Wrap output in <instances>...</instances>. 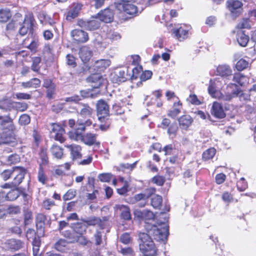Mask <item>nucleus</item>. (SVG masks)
<instances>
[{"label": "nucleus", "instance_id": "1", "mask_svg": "<svg viewBox=\"0 0 256 256\" xmlns=\"http://www.w3.org/2000/svg\"><path fill=\"white\" fill-rule=\"evenodd\" d=\"M162 215L164 216V222H159L157 224L148 225L146 228L148 232L147 234L150 238L152 236L156 241L166 240L169 234L168 226L167 224L168 218L166 214L162 213Z\"/></svg>", "mask_w": 256, "mask_h": 256}, {"label": "nucleus", "instance_id": "2", "mask_svg": "<svg viewBox=\"0 0 256 256\" xmlns=\"http://www.w3.org/2000/svg\"><path fill=\"white\" fill-rule=\"evenodd\" d=\"M97 116L100 122L98 124L100 129L102 131L108 130L110 124L108 118L109 107L104 100H99L97 102Z\"/></svg>", "mask_w": 256, "mask_h": 256}, {"label": "nucleus", "instance_id": "3", "mask_svg": "<svg viewBox=\"0 0 256 256\" xmlns=\"http://www.w3.org/2000/svg\"><path fill=\"white\" fill-rule=\"evenodd\" d=\"M140 249L144 256H155L157 249L150 238L147 234L140 232L138 234Z\"/></svg>", "mask_w": 256, "mask_h": 256}, {"label": "nucleus", "instance_id": "4", "mask_svg": "<svg viewBox=\"0 0 256 256\" xmlns=\"http://www.w3.org/2000/svg\"><path fill=\"white\" fill-rule=\"evenodd\" d=\"M26 170L22 166H14L10 169L4 170L1 174L2 180L6 181L13 177L12 180L22 182L26 173Z\"/></svg>", "mask_w": 256, "mask_h": 256}, {"label": "nucleus", "instance_id": "5", "mask_svg": "<svg viewBox=\"0 0 256 256\" xmlns=\"http://www.w3.org/2000/svg\"><path fill=\"white\" fill-rule=\"evenodd\" d=\"M36 24L34 14L30 13L25 16L24 21L18 30V33L21 36H24L28 32L33 35L34 32V27Z\"/></svg>", "mask_w": 256, "mask_h": 256}, {"label": "nucleus", "instance_id": "6", "mask_svg": "<svg viewBox=\"0 0 256 256\" xmlns=\"http://www.w3.org/2000/svg\"><path fill=\"white\" fill-rule=\"evenodd\" d=\"M155 192L156 189L154 188H148L143 192L136 194L132 199V202H138V206L144 207L147 204L148 198L154 194Z\"/></svg>", "mask_w": 256, "mask_h": 256}, {"label": "nucleus", "instance_id": "7", "mask_svg": "<svg viewBox=\"0 0 256 256\" xmlns=\"http://www.w3.org/2000/svg\"><path fill=\"white\" fill-rule=\"evenodd\" d=\"M82 7V3L73 2L64 14L66 20L68 22H72L79 16Z\"/></svg>", "mask_w": 256, "mask_h": 256}, {"label": "nucleus", "instance_id": "8", "mask_svg": "<svg viewBox=\"0 0 256 256\" xmlns=\"http://www.w3.org/2000/svg\"><path fill=\"white\" fill-rule=\"evenodd\" d=\"M50 125L52 126L50 132L54 134V139L60 144L64 143L66 140L65 129L58 123H52Z\"/></svg>", "mask_w": 256, "mask_h": 256}, {"label": "nucleus", "instance_id": "9", "mask_svg": "<svg viewBox=\"0 0 256 256\" xmlns=\"http://www.w3.org/2000/svg\"><path fill=\"white\" fill-rule=\"evenodd\" d=\"M242 6L240 0H228L227 2L228 8L234 18L238 16L242 13Z\"/></svg>", "mask_w": 256, "mask_h": 256}, {"label": "nucleus", "instance_id": "10", "mask_svg": "<svg viewBox=\"0 0 256 256\" xmlns=\"http://www.w3.org/2000/svg\"><path fill=\"white\" fill-rule=\"evenodd\" d=\"M85 130V125L79 120L77 121L76 128L68 132L70 138L76 140H82L84 136V132Z\"/></svg>", "mask_w": 256, "mask_h": 256}, {"label": "nucleus", "instance_id": "11", "mask_svg": "<svg viewBox=\"0 0 256 256\" xmlns=\"http://www.w3.org/2000/svg\"><path fill=\"white\" fill-rule=\"evenodd\" d=\"M70 36L77 44L86 42L88 40V34L80 29H74L70 32Z\"/></svg>", "mask_w": 256, "mask_h": 256}, {"label": "nucleus", "instance_id": "12", "mask_svg": "<svg viewBox=\"0 0 256 256\" xmlns=\"http://www.w3.org/2000/svg\"><path fill=\"white\" fill-rule=\"evenodd\" d=\"M65 146L70 151V154L72 160H76L82 159V147L78 144H72L66 145Z\"/></svg>", "mask_w": 256, "mask_h": 256}, {"label": "nucleus", "instance_id": "13", "mask_svg": "<svg viewBox=\"0 0 256 256\" xmlns=\"http://www.w3.org/2000/svg\"><path fill=\"white\" fill-rule=\"evenodd\" d=\"M210 112L213 116L218 118H222L226 116L222 106L217 102H213Z\"/></svg>", "mask_w": 256, "mask_h": 256}, {"label": "nucleus", "instance_id": "14", "mask_svg": "<svg viewBox=\"0 0 256 256\" xmlns=\"http://www.w3.org/2000/svg\"><path fill=\"white\" fill-rule=\"evenodd\" d=\"M97 18L105 23H109L113 20L114 13L109 8H106L97 14Z\"/></svg>", "mask_w": 256, "mask_h": 256}, {"label": "nucleus", "instance_id": "15", "mask_svg": "<svg viewBox=\"0 0 256 256\" xmlns=\"http://www.w3.org/2000/svg\"><path fill=\"white\" fill-rule=\"evenodd\" d=\"M118 8L120 10L122 8L124 12L129 15L136 16L138 13L137 7L129 2L120 4Z\"/></svg>", "mask_w": 256, "mask_h": 256}, {"label": "nucleus", "instance_id": "16", "mask_svg": "<svg viewBox=\"0 0 256 256\" xmlns=\"http://www.w3.org/2000/svg\"><path fill=\"white\" fill-rule=\"evenodd\" d=\"M22 242L20 240L15 239L8 240L5 242V246L8 250L16 251L22 247Z\"/></svg>", "mask_w": 256, "mask_h": 256}, {"label": "nucleus", "instance_id": "17", "mask_svg": "<svg viewBox=\"0 0 256 256\" xmlns=\"http://www.w3.org/2000/svg\"><path fill=\"white\" fill-rule=\"evenodd\" d=\"M46 220V216L42 213H38L36 216V228L39 230L40 234L44 236L45 222Z\"/></svg>", "mask_w": 256, "mask_h": 256}, {"label": "nucleus", "instance_id": "18", "mask_svg": "<svg viewBox=\"0 0 256 256\" xmlns=\"http://www.w3.org/2000/svg\"><path fill=\"white\" fill-rule=\"evenodd\" d=\"M9 123L10 124L8 126V128L11 132H14L16 130V127L14 124L13 120L10 118V115L6 116H0V127L2 129L6 128V124Z\"/></svg>", "mask_w": 256, "mask_h": 256}, {"label": "nucleus", "instance_id": "19", "mask_svg": "<svg viewBox=\"0 0 256 256\" xmlns=\"http://www.w3.org/2000/svg\"><path fill=\"white\" fill-rule=\"evenodd\" d=\"M232 70L230 66L226 64H220L216 68L217 75L222 77H228L232 74Z\"/></svg>", "mask_w": 256, "mask_h": 256}, {"label": "nucleus", "instance_id": "20", "mask_svg": "<svg viewBox=\"0 0 256 256\" xmlns=\"http://www.w3.org/2000/svg\"><path fill=\"white\" fill-rule=\"evenodd\" d=\"M71 166V164L69 162L58 165L56 167L54 174L58 176H64L66 175V171L70 170Z\"/></svg>", "mask_w": 256, "mask_h": 256}, {"label": "nucleus", "instance_id": "21", "mask_svg": "<svg viewBox=\"0 0 256 256\" xmlns=\"http://www.w3.org/2000/svg\"><path fill=\"white\" fill-rule=\"evenodd\" d=\"M41 80L36 78H30L28 81L22 82L21 86L24 88H36L40 87Z\"/></svg>", "mask_w": 256, "mask_h": 256}, {"label": "nucleus", "instance_id": "22", "mask_svg": "<svg viewBox=\"0 0 256 256\" xmlns=\"http://www.w3.org/2000/svg\"><path fill=\"white\" fill-rule=\"evenodd\" d=\"M16 138L14 136L6 132L0 133V144H10L15 142Z\"/></svg>", "mask_w": 256, "mask_h": 256}, {"label": "nucleus", "instance_id": "23", "mask_svg": "<svg viewBox=\"0 0 256 256\" xmlns=\"http://www.w3.org/2000/svg\"><path fill=\"white\" fill-rule=\"evenodd\" d=\"M52 155L58 160H60L64 156V149L57 144H53L50 148Z\"/></svg>", "mask_w": 256, "mask_h": 256}, {"label": "nucleus", "instance_id": "24", "mask_svg": "<svg viewBox=\"0 0 256 256\" xmlns=\"http://www.w3.org/2000/svg\"><path fill=\"white\" fill-rule=\"evenodd\" d=\"M12 16V11L7 8H0V23L8 22Z\"/></svg>", "mask_w": 256, "mask_h": 256}, {"label": "nucleus", "instance_id": "25", "mask_svg": "<svg viewBox=\"0 0 256 256\" xmlns=\"http://www.w3.org/2000/svg\"><path fill=\"white\" fill-rule=\"evenodd\" d=\"M114 208L122 211L121 216L124 220H130L131 219L130 210L127 206L123 204H116L114 206Z\"/></svg>", "mask_w": 256, "mask_h": 256}, {"label": "nucleus", "instance_id": "26", "mask_svg": "<svg viewBox=\"0 0 256 256\" xmlns=\"http://www.w3.org/2000/svg\"><path fill=\"white\" fill-rule=\"evenodd\" d=\"M188 30L183 26L173 30V33L180 41H182L188 37Z\"/></svg>", "mask_w": 256, "mask_h": 256}, {"label": "nucleus", "instance_id": "27", "mask_svg": "<svg viewBox=\"0 0 256 256\" xmlns=\"http://www.w3.org/2000/svg\"><path fill=\"white\" fill-rule=\"evenodd\" d=\"M179 124L182 129L187 130L192 122V118L188 115L180 116L178 120Z\"/></svg>", "mask_w": 256, "mask_h": 256}, {"label": "nucleus", "instance_id": "28", "mask_svg": "<svg viewBox=\"0 0 256 256\" xmlns=\"http://www.w3.org/2000/svg\"><path fill=\"white\" fill-rule=\"evenodd\" d=\"M14 102L8 98H2L0 100V109L4 111H10L14 108Z\"/></svg>", "mask_w": 256, "mask_h": 256}, {"label": "nucleus", "instance_id": "29", "mask_svg": "<svg viewBox=\"0 0 256 256\" xmlns=\"http://www.w3.org/2000/svg\"><path fill=\"white\" fill-rule=\"evenodd\" d=\"M38 156L40 160L39 166H43L48 165L49 164V158L48 154L47 148H40L38 152Z\"/></svg>", "mask_w": 256, "mask_h": 256}, {"label": "nucleus", "instance_id": "30", "mask_svg": "<svg viewBox=\"0 0 256 256\" xmlns=\"http://www.w3.org/2000/svg\"><path fill=\"white\" fill-rule=\"evenodd\" d=\"M68 244L66 240L60 238L55 243L54 248L58 251L66 252L68 250Z\"/></svg>", "mask_w": 256, "mask_h": 256}, {"label": "nucleus", "instance_id": "31", "mask_svg": "<svg viewBox=\"0 0 256 256\" xmlns=\"http://www.w3.org/2000/svg\"><path fill=\"white\" fill-rule=\"evenodd\" d=\"M72 228L74 232L78 234L77 236H80L86 232L87 226L84 223L78 222L74 224Z\"/></svg>", "mask_w": 256, "mask_h": 256}, {"label": "nucleus", "instance_id": "32", "mask_svg": "<svg viewBox=\"0 0 256 256\" xmlns=\"http://www.w3.org/2000/svg\"><path fill=\"white\" fill-rule=\"evenodd\" d=\"M218 83L219 82L216 80H211L210 82V85L208 88V93L214 98L216 96L217 92H220L218 90Z\"/></svg>", "mask_w": 256, "mask_h": 256}, {"label": "nucleus", "instance_id": "33", "mask_svg": "<svg viewBox=\"0 0 256 256\" xmlns=\"http://www.w3.org/2000/svg\"><path fill=\"white\" fill-rule=\"evenodd\" d=\"M236 94H234V92L232 94H229V93L222 94L220 92H217L216 96L214 98H217L222 102L230 101L233 98H235Z\"/></svg>", "mask_w": 256, "mask_h": 256}, {"label": "nucleus", "instance_id": "34", "mask_svg": "<svg viewBox=\"0 0 256 256\" xmlns=\"http://www.w3.org/2000/svg\"><path fill=\"white\" fill-rule=\"evenodd\" d=\"M14 188L6 194V201H14L20 196V192L18 188Z\"/></svg>", "mask_w": 256, "mask_h": 256}, {"label": "nucleus", "instance_id": "35", "mask_svg": "<svg viewBox=\"0 0 256 256\" xmlns=\"http://www.w3.org/2000/svg\"><path fill=\"white\" fill-rule=\"evenodd\" d=\"M38 180L42 184H45L48 181V178L46 174L44 169L41 166H38Z\"/></svg>", "mask_w": 256, "mask_h": 256}, {"label": "nucleus", "instance_id": "36", "mask_svg": "<svg viewBox=\"0 0 256 256\" xmlns=\"http://www.w3.org/2000/svg\"><path fill=\"white\" fill-rule=\"evenodd\" d=\"M110 64L111 62L108 59L97 60V71L104 72L110 66Z\"/></svg>", "mask_w": 256, "mask_h": 256}, {"label": "nucleus", "instance_id": "37", "mask_svg": "<svg viewBox=\"0 0 256 256\" xmlns=\"http://www.w3.org/2000/svg\"><path fill=\"white\" fill-rule=\"evenodd\" d=\"M92 56V51L88 49H83L80 52V57L84 63H86Z\"/></svg>", "mask_w": 256, "mask_h": 256}, {"label": "nucleus", "instance_id": "38", "mask_svg": "<svg viewBox=\"0 0 256 256\" xmlns=\"http://www.w3.org/2000/svg\"><path fill=\"white\" fill-rule=\"evenodd\" d=\"M249 40L248 36L243 32H240L237 34V41L242 46H246Z\"/></svg>", "mask_w": 256, "mask_h": 256}, {"label": "nucleus", "instance_id": "39", "mask_svg": "<svg viewBox=\"0 0 256 256\" xmlns=\"http://www.w3.org/2000/svg\"><path fill=\"white\" fill-rule=\"evenodd\" d=\"M18 26V23L16 21L12 20L10 21L6 26V31L8 34H12L15 32L17 30Z\"/></svg>", "mask_w": 256, "mask_h": 256}, {"label": "nucleus", "instance_id": "40", "mask_svg": "<svg viewBox=\"0 0 256 256\" xmlns=\"http://www.w3.org/2000/svg\"><path fill=\"white\" fill-rule=\"evenodd\" d=\"M181 104L180 102H175L174 104V109L170 110L168 116L172 118H175L180 112Z\"/></svg>", "mask_w": 256, "mask_h": 256}, {"label": "nucleus", "instance_id": "41", "mask_svg": "<svg viewBox=\"0 0 256 256\" xmlns=\"http://www.w3.org/2000/svg\"><path fill=\"white\" fill-rule=\"evenodd\" d=\"M107 80L106 78L97 74V88H100L102 90L105 91L106 89Z\"/></svg>", "mask_w": 256, "mask_h": 256}, {"label": "nucleus", "instance_id": "42", "mask_svg": "<svg viewBox=\"0 0 256 256\" xmlns=\"http://www.w3.org/2000/svg\"><path fill=\"white\" fill-rule=\"evenodd\" d=\"M81 141L88 145L91 146L96 141V136L94 134L88 133L86 135H84Z\"/></svg>", "mask_w": 256, "mask_h": 256}, {"label": "nucleus", "instance_id": "43", "mask_svg": "<svg viewBox=\"0 0 256 256\" xmlns=\"http://www.w3.org/2000/svg\"><path fill=\"white\" fill-rule=\"evenodd\" d=\"M41 62V58L39 56H36L34 58L32 62L31 65V69L32 71L40 73V64Z\"/></svg>", "mask_w": 256, "mask_h": 256}, {"label": "nucleus", "instance_id": "44", "mask_svg": "<svg viewBox=\"0 0 256 256\" xmlns=\"http://www.w3.org/2000/svg\"><path fill=\"white\" fill-rule=\"evenodd\" d=\"M233 81L242 86L246 82V77L240 72L235 73L233 76Z\"/></svg>", "mask_w": 256, "mask_h": 256}, {"label": "nucleus", "instance_id": "45", "mask_svg": "<svg viewBox=\"0 0 256 256\" xmlns=\"http://www.w3.org/2000/svg\"><path fill=\"white\" fill-rule=\"evenodd\" d=\"M14 108L18 112H24L28 108V104L25 102H14Z\"/></svg>", "mask_w": 256, "mask_h": 256}, {"label": "nucleus", "instance_id": "46", "mask_svg": "<svg viewBox=\"0 0 256 256\" xmlns=\"http://www.w3.org/2000/svg\"><path fill=\"white\" fill-rule=\"evenodd\" d=\"M24 218L25 226L28 225L32 223L33 219L32 212L28 209L24 210Z\"/></svg>", "mask_w": 256, "mask_h": 256}, {"label": "nucleus", "instance_id": "47", "mask_svg": "<svg viewBox=\"0 0 256 256\" xmlns=\"http://www.w3.org/2000/svg\"><path fill=\"white\" fill-rule=\"evenodd\" d=\"M95 177L94 176H89L88 177V181L86 184V190L88 192L93 190L95 189Z\"/></svg>", "mask_w": 256, "mask_h": 256}, {"label": "nucleus", "instance_id": "48", "mask_svg": "<svg viewBox=\"0 0 256 256\" xmlns=\"http://www.w3.org/2000/svg\"><path fill=\"white\" fill-rule=\"evenodd\" d=\"M102 36H97V52H102L108 46V42L106 40V38L102 40Z\"/></svg>", "mask_w": 256, "mask_h": 256}, {"label": "nucleus", "instance_id": "49", "mask_svg": "<svg viewBox=\"0 0 256 256\" xmlns=\"http://www.w3.org/2000/svg\"><path fill=\"white\" fill-rule=\"evenodd\" d=\"M162 202V198L157 194H152L151 200V204L155 208H158Z\"/></svg>", "mask_w": 256, "mask_h": 256}, {"label": "nucleus", "instance_id": "50", "mask_svg": "<svg viewBox=\"0 0 256 256\" xmlns=\"http://www.w3.org/2000/svg\"><path fill=\"white\" fill-rule=\"evenodd\" d=\"M20 160V158L18 154H12L8 157L6 162L8 165L16 164L18 163Z\"/></svg>", "mask_w": 256, "mask_h": 256}, {"label": "nucleus", "instance_id": "51", "mask_svg": "<svg viewBox=\"0 0 256 256\" xmlns=\"http://www.w3.org/2000/svg\"><path fill=\"white\" fill-rule=\"evenodd\" d=\"M114 74L118 77V82H124L127 78L126 76L128 75V70L126 72L124 70H118L114 72Z\"/></svg>", "mask_w": 256, "mask_h": 256}, {"label": "nucleus", "instance_id": "52", "mask_svg": "<svg viewBox=\"0 0 256 256\" xmlns=\"http://www.w3.org/2000/svg\"><path fill=\"white\" fill-rule=\"evenodd\" d=\"M56 206V202L54 200L46 198L43 200L42 202V208L47 210H50L52 207Z\"/></svg>", "mask_w": 256, "mask_h": 256}, {"label": "nucleus", "instance_id": "53", "mask_svg": "<svg viewBox=\"0 0 256 256\" xmlns=\"http://www.w3.org/2000/svg\"><path fill=\"white\" fill-rule=\"evenodd\" d=\"M216 150L214 148H212L208 149L204 152L202 154V158L205 160H207L212 158L216 154Z\"/></svg>", "mask_w": 256, "mask_h": 256}, {"label": "nucleus", "instance_id": "54", "mask_svg": "<svg viewBox=\"0 0 256 256\" xmlns=\"http://www.w3.org/2000/svg\"><path fill=\"white\" fill-rule=\"evenodd\" d=\"M39 46L38 38L33 40L27 46L30 51L32 52L36 53L38 51V48Z\"/></svg>", "mask_w": 256, "mask_h": 256}, {"label": "nucleus", "instance_id": "55", "mask_svg": "<svg viewBox=\"0 0 256 256\" xmlns=\"http://www.w3.org/2000/svg\"><path fill=\"white\" fill-rule=\"evenodd\" d=\"M248 62L246 60L242 58L236 64V68L238 70L241 71L248 67Z\"/></svg>", "mask_w": 256, "mask_h": 256}, {"label": "nucleus", "instance_id": "56", "mask_svg": "<svg viewBox=\"0 0 256 256\" xmlns=\"http://www.w3.org/2000/svg\"><path fill=\"white\" fill-rule=\"evenodd\" d=\"M144 214L142 220L145 221L146 224H147L148 225L146 226V228L148 226H151L148 224V222L147 220H152L154 218V216L153 212L150 210H144Z\"/></svg>", "mask_w": 256, "mask_h": 256}, {"label": "nucleus", "instance_id": "57", "mask_svg": "<svg viewBox=\"0 0 256 256\" xmlns=\"http://www.w3.org/2000/svg\"><path fill=\"white\" fill-rule=\"evenodd\" d=\"M30 122V118L29 115L27 114H22L19 118L18 123L22 126H26L29 124Z\"/></svg>", "mask_w": 256, "mask_h": 256}, {"label": "nucleus", "instance_id": "58", "mask_svg": "<svg viewBox=\"0 0 256 256\" xmlns=\"http://www.w3.org/2000/svg\"><path fill=\"white\" fill-rule=\"evenodd\" d=\"M92 109L88 104H84L83 108L80 110V114L82 116H90L92 114Z\"/></svg>", "mask_w": 256, "mask_h": 256}, {"label": "nucleus", "instance_id": "59", "mask_svg": "<svg viewBox=\"0 0 256 256\" xmlns=\"http://www.w3.org/2000/svg\"><path fill=\"white\" fill-rule=\"evenodd\" d=\"M20 208L18 206L10 205L7 209V214H17L20 212Z\"/></svg>", "mask_w": 256, "mask_h": 256}, {"label": "nucleus", "instance_id": "60", "mask_svg": "<svg viewBox=\"0 0 256 256\" xmlns=\"http://www.w3.org/2000/svg\"><path fill=\"white\" fill-rule=\"evenodd\" d=\"M178 130V126L176 122L172 123L167 130L168 134L169 136H175Z\"/></svg>", "mask_w": 256, "mask_h": 256}, {"label": "nucleus", "instance_id": "61", "mask_svg": "<svg viewBox=\"0 0 256 256\" xmlns=\"http://www.w3.org/2000/svg\"><path fill=\"white\" fill-rule=\"evenodd\" d=\"M66 64L72 67H76L77 64L76 62V58L72 54H68L66 56Z\"/></svg>", "mask_w": 256, "mask_h": 256}, {"label": "nucleus", "instance_id": "62", "mask_svg": "<svg viewBox=\"0 0 256 256\" xmlns=\"http://www.w3.org/2000/svg\"><path fill=\"white\" fill-rule=\"evenodd\" d=\"M250 27V20L248 18H243L237 25L238 28H249Z\"/></svg>", "mask_w": 256, "mask_h": 256}, {"label": "nucleus", "instance_id": "63", "mask_svg": "<svg viewBox=\"0 0 256 256\" xmlns=\"http://www.w3.org/2000/svg\"><path fill=\"white\" fill-rule=\"evenodd\" d=\"M164 152V154L169 155V154H176V152L178 151L176 149L174 148V146L172 144H169L165 146L162 150Z\"/></svg>", "mask_w": 256, "mask_h": 256}, {"label": "nucleus", "instance_id": "64", "mask_svg": "<svg viewBox=\"0 0 256 256\" xmlns=\"http://www.w3.org/2000/svg\"><path fill=\"white\" fill-rule=\"evenodd\" d=\"M93 160V158L92 155H88V156L84 158V159H80L78 160V164L82 166H88L90 164Z\"/></svg>", "mask_w": 256, "mask_h": 256}]
</instances>
